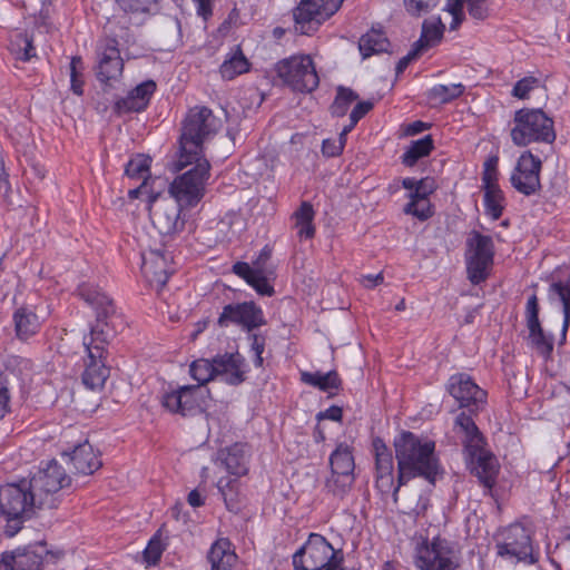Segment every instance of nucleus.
<instances>
[{
	"mask_svg": "<svg viewBox=\"0 0 570 570\" xmlns=\"http://www.w3.org/2000/svg\"><path fill=\"white\" fill-rule=\"evenodd\" d=\"M78 296L95 311V322L88 334L82 337L83 356L82 384L92 391L104 387L110 375L106 364L107 346L124 325L122 316L117 312L114 301L92 284L82 283L77 288Z\"/></svg>",
	"mask_w": 570,
	"mask_h": 570,
	"instance_id": "obj_1",
	"label": "nucleus"
},
{
	"mask_svg": "<svg viewBox=\"0 0 570 570\" xmlns=\"http://www.w3.org/2000/svg\"><path fill=\"white\" fill-rule=\"evenodd\" d=\"M393 445L397 461V483L392 495L396 503L402 485L417 476L434 485L442 469L435 455V443L431 440H422L411 431H402L394 439Z\"/></svg>",
	"mask_w": 570,
	"mask_h": 570,
	"instance_id": "obj_2",
	"label": "nucleus"
},
{
	"mask_svg": "<svg viewBox=\"0 0 570 570\" xmlns=\"http://www.w3.org/2000/svg\"><path fill=\"white\" fill-rule=\"evenodd\" d=\"M39 501L27 479L0 487V517L6 521L7 537H14L37 510L45 508Z\"/></svg>",
	"mask_w": 570,
	"mask_h": 570,
	"instance_id": "obj_3",
	"label": "nucleus"
},
{
	"mask_svg": "<svg viewBox=\"0 0 570 570\" xmlns=\"http://www.w3.org/2000/svg\"><path fill=\"white\" fill-rule=\"evenodd\" d=\"M220 119L205 106H195L187 112L179 139L180 157L178 169L191 164L194 157H202L203 142L209 136L218 131Z\"/></svg>",
	"mask_w": 570,
	"mask_h": 570,
	"instance_id": "obj_4",
	"label": "nucleus"
},
{
	"mask_svg": "<svg viewBox=\"0 0 570 570\" xmlns=\"http://www.w3.org/2000/svg\"><path fill=\"white\" fill-rule=\"evenodd\" d=\"M510 136L519 147L532 142L552 144L557 138L554 121L540 108H522L514 112Z\"/></svg>",
	"mask_w": 570,
	"mask_h": 570,
	"instance_id": "obj_5",
	"label": "nucleus"
},
{
	"mask_svg": "<svg viewBox=\"0 0 570 570\" xmlns=\"http://www.w3.org/2000/svg\"><path fill=\"white\" fill-rule=\"evenodd\" d=\"M121 32L115 29V22H109L105 28L106 35L101 37L96 45V66L95 75L99 82L107 85L111 80H117L124 71V60L120 56L119 41L117 38H125L128 32L127 27H120Z\"/></svg>",
	"mask_w": 570,
	"mask_h": 570,
	"instance_id": "obj_6",
	"label": "nucleus"
},
{
	"mask_svg": "<svg viewBox=\"0 0 570 570\" xmlns=\"http://www.w3.org/2000/svg\"><path fill=\"white\" fill-rule=\"evenodd\" d=\"M342 563V550L334 549L318 533H311L308 540L293 556L295 570H333Z\"/></svg>",
	"mask_w": 570,
	"mask_h": 570,
	"instance_id": "obj_7",
	"label": "nucleus"
},
{
	"mask_svg": "<svg viewBox=\"0 0 570 570\" xmlns=\"http://www.w3.org/2000/svg\"><path fill=\"white\" fill-rule=\"evenodd\" d=\"M283 85L296 92H313L320 83L315 65L307 55L292 56L275 65Z\"/></svg>",
	"mask_w": 570,
	"mask_h": 570,
	"instance_id": "obj_8",
	"label": "nucleus"
},
{
	"mask_svg": "<svg viewBox=\"0 0 570 570\" xmlns=\"http://www.w3.org/2000/svg\"><path fill=\"white\" fill-rule=\"evenodd\" d=\"M195 166L178 176L170 185L169 193L180 205L193 207L205 194V184L209 177L210 164L206 158L194 157Z\"/></svg>",
	"mask_w": 570,
	"mask_h": 570,
	"instance_id": "obj_9",
	"label": "nucleus"
},
{
	"mask_svg": "<svg viewBox=\"0 0 570 570\" xmlns=\"http://www.w3.org/2000/svg\"><path fill=\"white\" fill-rule=\"evenodd\" d=\"M495 548L499 557L515 563L534 564L539 561V551L534 550L530 530L521 523L507 527Z\"/></svg>",
	"mask_w": 570,
	"mask_h": 570,
	"instance_id": "obj_10",
	"label": "nucleus"
},
{
	"mask_svg": "<svg viewBox=\"0 0 570 570\" xmlns=\"http://www.w3.org/2000/svg\"><path fill=\"white\" fill-rule=\"evenodd\" d=\"M494 244L491 236L473 230L466 239V272L473 285L487 281L493 265Z\"/></svg>",
	"mask_w": 570,
	"mask_h": 570,
	"instance_id": "obj_11",
	"label": "nucleus"
},
{
	"mask_svg": "<svg viewBox=\"0 0 570 570\" xmlns=\"http://www.w3.org/2000/svg\"><path fill=\"white\" fill-rule=\"evenodd\" d=\"M27 480L39 497V502L49 509L58 507L59 499L57 494L60 490L69 487L71 482L70 476L56 460L49 461L45 468L39 469Z\"/></svg>",
	"mask_w": 570,
	"mask_h": 570,
	"instance_id": "obj_12",
	"label": "nucleus"
},
{
	"mask_svg": "<svg viewBox=\"0 0 570 570\" xmlns=\"http://www.w3.org/2000/svg\"><path fill=\"white\" fill-rule=\"evenodd\" d=\"M61 556V551L50 550L46 541H38L4 552L0 560V570H40L45 563H56Z\"/></svg>",
	"mask_w": 570,
	"mask_h": 570,
	"instance_id": "obj_13",
	"label": "nucleus"
},
{
	"mask_svg": "<svg viewBox=\"0 0 570 570\" xmlns=\"http://www.w3.org/2000/svg\"><path fill=\"white\" fill-rule=\"evenodd\" d=\"M445 390L466 414L479 415L487 405L488 393L466 373L451 375Z\"/></svg>",
	"mask_w": 570,
	"mask_h": 570,
	"instance_id": "obj_14",
	"label": "nucleus"
},
{
	"mask_svg": "<svg viewBox=\"0 0 570 570\" xmlns=\"http://www.w3.org/2000/svg\"><path fill=\"white\" fill-rule=\"evenodd\" d=\"M415 566L421 570H454V550L452 543L440 535L424 540L416 547Z\"/></svg>",
	"mask_w": 570,
	"mask_h": 570,
	"instance_id": "obj_15",
	"label": "nucleus"
},
{
	"mask_svg": "<svg viewBox=\"0 0 570 570\" xmlns=\"http://www.w3.org/2000/svg\"><path fill=\"white\" fill-rule=\"evenodd\" d=\"M342 2L343 0H301L293 13L295 30L302 35L314 32L341 8Z\"/></svg>",
	"mask_w": 570,
	"mask_h": 570,
	"instance_id": "obj_16",
	"label": "nucleus"
},
{
	"mask_svg": "<svg viewBox=\"0 0 570 570\" xmlns=\"http://www.w3.org/2000/svg\"><path fill=\"white\" fill-rule=\"evenodd\" d=\"M541 168L542 161L538 156L530 150L523 151L510 176L512 187L524 196L535 195L541 189Z\"/></svg>",
	"mask_w": 570,
	"mask_h": 570,
	"instance_id": "obj_17",
	"label": "nucleus"
},
{
	"mask_svg": "<svg viewBox=\"0 0 570 570\" xmlns=\"http://www.w3.org/2000/svg\"><path fill=\"white\" fill-rule=\"evenodd\" d=\"M217 324L220 327H227L230 324L240 326L244 331L250 333L266 324L264 312L255 302H243L227 304L218 317Z\"/></svg>",
	"mask_w": 570,
	"mask_h": 570,
	"instance_id": "obj_18",
	"label": "nucleus"
},
{
	"mask_svg": "<svg viewBox=\"0 0 570 570\" xmlns=\"http://www.w3.org/2000/svg\"><path fill=\"white\" fill-rule=\"evenodd\" d=\"M158 197L159 194L149 195V215L153 225L161 236L173 237L185 227V220L180 217L183 205L168 198L153 208Z\"/></svg>",
	"mask_w": 570,
	"mask_h": 570,
	"instance_id": "obj_19",
	"label": "nucleus"
},
{
	"mask_svg": "<svg viewBox=\"0 0 570 570\" xmlns=\"http://www.w3.org/2000/svg\"><path fill=\"white\" fill-rule=\"evenodd\" d=\"M199 385H184L161 395V406L173 414L194 416L203 411Z\"/></svg>",
	"mask_w": 570,
	"mask_h": 570,
	"instance_id": "obj_20",
	"label": "nucleus"
},
{
	"mask_svg": "<svg viewBox=\"0 0 570 570\" xmlns=\"http://www.w3.org/2000/svg\"><path fill=\"white\" fill-rule=\"evenodd\" d=\"M436 189L435 180L432 177H424L420 179L415 189L409 193L410 202L404 206L403 212L406 215H412L417 219L424 222L433 216L429 196Z\"/></svg>",
	"mask_w": 570,
	"mask_h": 570,
	"instance_id": "obj_21",
	"label": "nucleus"
},
{
	"mask_svg": "<svg viewBox=\"0 0 570 570\" xmlns=\"http://www.w3.org/2000/svg\"><path fill=\"white\" fill-rule=\"evenodd\" d=\"M372 446L375 458L376 488L382 493L394 491L396 485H394L392 452L381 438L373 439Z\"/></svg>",
	"mask_w": 570,
	"mask_h": 570,
	"instance_id": "obj_22",
	"label": "nucleus"
},
{
	"mask_svg": "<svg viewBox=\"0 0 570 570\" xmlns=\"http://www.w3.org/2000/svg\"><path fill=\"white\" fill-rule=\"evenodd\" d=\"M475 416L466 414V412H460L454 420V428H458L464 434L462 443L466 459L489 451L487 440L475 424Z\"/></svg>",
	"mask_w": 570,
	"mask_h": 570,
	"instance_id": "obj_23",
	"label": "nucleus"
},
{
	"mask_svg": "<svg viewBox=\"0 0 570 570\" xmlns=\"http://www.w3.org/2000/svg\"><path fill=\"white\" fill-rule=\"evenodd\" d=\"M215 377L223 375L225 382L238 385L245 381L244 357L239 353L218 354L210 360Z\"/></svg>",
	"mask_w": 570,
	"mask_h": 570,
	"instance_id": "obj_24",
	"label": "nucleus"
},
{
	"mask_svg": "<svg viewBox=\"0 0 570 570\" xmlns=\"http://www.w3.org/2000/svg\"><path fill=\"white\" fill-rule=\"evenodd\" d=\"M441 0H404L405 8L412 16H421L434 9ZM464 0H446L444 10L451 13L452 22L450 29L455 30L464 20Z\"/></svg>",
	"mask_w": 570,
	"mask_h": 570,
	"instance_id": "obj_25",
	"label": "nucleus"
},
{
	"mask_svg": "<svg viewBox=\"0 0 570 570\" xmlns=\"http://www.w3.org/2000/svg\"><path fill=\"white\" fill-rule=\"evenodd\" d=\"M62 456L67 458V462L72 465L75 472L80 474H92L102 465L99 455L88 441L76 445L70 452H63Z\"/></svg>",
	"mask_w": 570,
	"mask_h": 570,
	"instance_id": "obj_26",
	"label": "nucleus"
},
{
	"mask_svg": "<svg viewBox=\"0 0 570 570\" xmlns=\"http://www.w3.org/2000/svg\"><path fill=\"white\" fill-rule=\"evenodd\" d=\"M471 466V472L479 479L480 483L485 489V494L491 493L497 483L499 473V464L497 458L490 452L481 453L473 458L468 459Z\"/></svg>",
	"mask_w": 570,
	"mask_h": 570,
	"instance_id": "obj_27",
	"label": "nucleus"
},
{
	"mask_svg": "<svg viewBox=\"0 0 570 570\" xmlns=\"http://www.w3.org/2000/svg\"><path fill=\"white\" fill-rule=\"evenodd\" d=\"M232 272L250 285L257 294L268 297L274 295L275 289L262 268L252 267L246 262H237L233 265Z\"/></svg>",
	"mask_w": 570,
	"mask_h": 570,
	"instance_id": "obj_28",
	"label": "nucleus"
},
{
	"mask_svg": "<svg viewBox=\"0 0 570 570\" xmlns=\"http://www.w3.org/2000/svg\"><path fill=\"white\" fill-rule=\"evenodd\" d=\"M217 462H219L230 475L237 478L245 475L248 471L245 445L235 443L219 450L217 453Z\"/></svg>",
	"mask_w": 570,
	"mask_h": 570,
	"instance_id": "obj_29",
	"label": "nucleus"
},
{
	"mask_svg": "<svg viewBox=\"0 0 570 570\" xmlns=\"http://www.w3.org/2000/svg\"><path fill=\"white\" fill-rule=\"evenodd\" d=\"M16 335L21 341H27L36 335L41 326L40 320L29 306H20L13 313Z\"/></svg>",
	"mask_w": 570,
	"mask_h": 570,
	"instance_id": "obj_30",
	"label": "nucleus"
},
{
	"mask_svg": "<svg viewBox=\"0 0 570 570\" xmlns=\"http://www.w3.org/2000/svg\"><path fill=\"white\" fill-rule=\"evenodd\" d=\"M549 299L562 305L563 323L561 328L562 342L567 338L570 326V279L553 282L549 286Z\"/></svg>",
	"mask_w": 570,
	"mask_h": 570,
	"instance_id": "obj_31",
	"label": "nucleus"
},
{
	"mask_svg": "<svg viewBox=\"0 0 570 570\" xmlns=\"http://www.w3.org/2000/svg\"><path fill=\"white\" fill-rule=\"evenodd\" d=\"M445 26L441 18L425 19L422 23V31L420 38L414 42V46L422 52L439 45L443 38Z\"/></svg>",
	"mask_w": 570,
	"mask_h": 570,
	"instance_id": "obj_32",
	"label": "nucleus"
},
{
	"mask_svg": "<svg viewBox=\"0 0 570 570\" xmlns=\"http://www.w3.org/2000/svg\"><path fill=\"white\" fill-rule=\"evenodd\" d=\"M239 485L237 476H222L216 483L226 509L233 513H238L242 509Z\"/></svg>",
	"mask_w": 570,
	"mask_h": 570,
	"instance_id": "obj_33",
	"label": "nucleus"
},
{
	"mask_svg": "<svg viewBox=\"0 0 570 570\" xmlns=\"http://www.w3.org/2000/svg\"><path fill=\"white\" fill-rule=\"evenodd\" d=\"M315 212L311 203L302 202L299 207L294 212V227L301 240L312 239L315 236V226L313 224Z\"/></svg>",
	"mask_w": 570,
	"mask_h": 570,
	"instance_id": "obj_34",
	"label": "nucleus"
},
{
	"mask_svg": "<svg viewBox=\"0 0 570 570\" xmlns=\"http://www.w3.org/2000/svg\"><path fill=\"white\" fill-rule=\"evenodd\" d=\"M301 381L313 387H317L323 392L338 391L342 389V380L336 371L327 373L317 372H301Z\"/></svg>",
	"mask_w": 570,
	"mask_h": 570,
	"instance_id": "obj_35",
	"label": "nucleus"
},
{
	"mask_svg": "<svg viewBox=\"0 0 570 570\" xmlns=\"http://www.w3.org/2000/svg\"><path fill=\"white\" fill-rule=\"evenodd\" d=\"M228 541L215 542L208 553L212 570H233L237 562V554L229 550Z\"/></svg>",
	"mask_w": 570,
	"mask_h": 570,
	"instance_id": "obj_36",
	"label": "nucleus"
},
{
	"mask_svg": "<svg viewBox=\"0 0 570 570\" xmlns=\"http://www.w3.org/2000/svg\"><path fill=\"white\" fill-rule=\"evenodd\" d=\"M390 41L381 30L372 29L360 38L358 49L363 58L386 52Z\"/></svg>",
	"mask_w": 570,
	"mask_h": 570,
	"instance_id": "obj_37",
	"label": "nucleus"
},
{
	"mask_svg": "<svg viewBox=\"0 0 570 570\" xmlns=\"http://www.w3.org/2000/svg\"><path fill=\"white\" fill-rule=\"evenodd\" d=\"M433 149L434 141L431 135L413 140L401 156L402 164L406 167H413L420 159L428 157Z\"/></svg>",
	"mask_w": 570,
	"mask_h": 570,
	"instance_id": "obj_38",
	"label": "nucleus"
},
{
	"mask_svg": "<svg viewBox=\"0 0 570 570\" xmlns=\"http://www.w3.org/2000/svg\"><path fill=\"white\" fill-rule=\"evenodd\" d=\"M529 330V341L535 352L544 360L551 357L554 346L553 335L543 331L541 323L527 326Z\"/></svg>",
	"mask_w": 570,
	"mask_h": 570,
	"instance_id": "obj_39",
	"label": "nucleus"
},
{
	"mask_svg": "<svg viewBox=\"0 0 570 570\" xmlns=\"http://www.w3.org/2000/svg\"><path fill=\"white\" fill-rule=\"evenodd\" d=\"M331 472H344L354 474L355 462L352 448L342 442L330 455Z\"/></svg>",
	"mask_w": 570,
	"mask_h": 570,
	"instance_id": "obj_40",
	"label": "nucleus"
},
{
	"mask_svg": "<svg viewBox=\"0 0 570 570\" xmlns=\"http://www.w3.org/2000/svg\"><path fill=\"white\" fill-rule=\"evenodd\" d=\"M249 67V61L244 56L240 48L237 47L236 51L220 65L219 72L224 79L232 80L247 72Z\"/></svg>",
	"mask_w": 570,
	"mask_h": 570,
	"instance_id": "obj_41",
	"label": "nucleus"
},
{
	"mask_svg": "<svg viewBox=\"0 0 570 570\" xmlns=\"http://www.w3.org/2000/svg\"><path fill=\"white\" fill-rule=\"evenodd\" d=\"M484 212L492 220H498L504 210L505 197L500 186H492L490 189H483Z\"/></svg>",
	"mask_w": 570,
	"mask_h": 570,
	"instance_id": "obj_42",
	"label": "nucleus"
},
{
	"mask_svg": "<svg viewBox=\"0 0 570 570\" xmlns=\"http://www.w3.org/2000/svg\"><path fill=\"white\" fill-rule=\"evenodd\" d=\"M354 474L344 472H331V476L325 482V489L334 497L343 499L352 489Z\"/></svg>",
	"mask_w": 570,
	"mask_h": 570,
	"instance_id": "obj_43",
	"label": "nucleus"
},
{
	"mask_svg": "<svg viewBox=\"0 0 570 570\" xmlns=\"http://www.w3.org/2000/svg\"><path fill=\"white\" fill-rule=\"evenodd\" d=\"M465 87L462 83L435 85L429 90L428 98L438 104H449L463 95Z\"/></svg>",
	"mask_w": 570,
	"mask_h": 570,
	"instance_id": "obj_44",
	"label": "nucleus"
},
{
	"mask_svg": "<svg viewBox=\"0 0 570 570\" xmlns=\"http://www.w3.org/2000/svg\"><path fill=\"white\" fill-rule=\"evenodd\" d=\"M119 7L131 16H150L159 10L160 0H116Z\"/></svg>",
	"mask_w": 570,
	"mask_h": 570,
	"instance_id": "obj_45",
	"label": "nucleus"
},
{
	"mask_svg": "<svg viewBox=\"0 0 570 570\" xmlns=\"http://www.w3.org/2000/svg\"><path fill=\"white\" fill-rule=\"evenodd\" d=\"M358 99V95L351 88L338 86L335 99L331 106V114L334 117L346 115L350 106Z\"/></svg>",
	"mask_w": 570,
	"mask_h": 570,
	"instance_id": "obj_46",
	"label": "nucleus"
},
{
	"mask_svg": "<svg viewBox=\"0 0 570 570\" xmlns=\"http://www.w3.org/2000/svg\"><path fill=\"white\" fill-rule=\"evenodd\" d=\"M151 158L141 154L130 158L126 164L125 174L132 179H146L148 181L150 175Z\"/></svg>",
	"mask_w": 570,
	"mask_h": 570,
	"instance_id": "obj_47",
	"label": "nucleus"
},
{
	"mask_svg": "<svg viewBox=\"0 0 570 570\" xmlns=\"http://www.w3.org/2000/svg\"><path fill=\"white\" fill-rule=\"evenodd\" d=\"M190 376L198 382L199 387L215 379L213 362L208 358H198L189 366Z\"/></svg>",
	"mask_w": 570,
	"mask_h": 570,
	"instance_id": "obj_48",
	"label": "nucleus"
},
{
	"mask_svg": "<svg viewBox=\"0 0 570 570\" xmlns=\"http://www.w3.org/2000/svg\"><path fill=\"white\" fill-rule=\"evenodd\" d=\"M12 372L4 371L0 373V422L10 412V387Z\"/></svg>",
	"mask_w": 570,
	"mask_h": 570,
	"instance_id": "obj_49",
	"label": "nucleus"
},
{
	"mask_svg": "<svg viewBox=\"0 0 570 570\" xmlns=\"http://www.w3.org/2000/svg\"><path fill=\"white\" fill-rule=\"evenodd\" d=\"M145 102L137 99L130 91L124 98H119L114 104V112L117 116L129 112H141L146 109Z\"/></svg>",
	"mask_w": 570,
	"mask_h": 570,
	"instance_id": "obj_50",
	"label": "nucleus"
},
{
	"mask_svg": "<svg viewBox=\"0 0 570 570\" xmlns=\"http://www.w3.org/2000/svg\"><path fill=\"white\" fill-rule=\"evenodd\" d=\"M165 550V544L161 542L159 531L156 532L149 540L144 550V559L149 566H156Z\"/></svg>",
	"mask_w": 570,
	"mask_h": 570,
	"instance_id": "obj_51",
	"label": "nucleus"
},
{
	"mask_svg": "<svg viewBox=\"0 0 570 570\" xmlns=\"http://www.w3.org/2000/svg\"><path fill=\"white\" fill-rule=\"evenodd\" d=\"M83 69L82 59L79 56H75L71 58L70 61V82H71V90L73 94L81 96L83 90V81L80 79L81 71Z\"/></svg>",
	"mask_w": 570,
	"mask_h": 570,
	"instance_id": "obj_52",
	"label": "nucleus"
},
{
	"mask_svg": "<svg viewBox=\"0 0 570 570\" xmlns=\"http://www.w3.org/2000/svg\"><path fill=\"white\" fill-rule=\"evenodd\" d=\"M156 90V82L154 80H146L136 86L130 92L140 101L145 102L147 107L151 96Z\"/></svg>",
	"mask_w": 570,
	"mask_h": 570,
	"instance_id": "obj_53",
	"label": "nucleus"
},
{
	"mask_svg": "<svg viewBox=\"0 0 570 570\" xmlns=\"http://www.w3.org/2000/svg\"><path fill=\"white\" fill-rule=\"evenodd\" d=\"M468 12L475 20H484L489 16L487 0H466Z\"/></svg>",
	"mask_w": 570,
	"mask_h": 570,
	"instance_id": "obj_54",
	"label": "nucleus"
},
{
	"mask_svg": "<svg viewBox=\"0 0 570 570\" xmlns=\"http://www.w3.org/2000/svg\"><path fill=\"white\" fill-rule=\"evenodd\" d=\"M539 302L535 294H532L527 302L525 306V320H527V326L529 325H535L540 323L539 320Z\"/></svg>",
	"mask_w": 570,
	"mask_h": 570,
	"instance_id": "obj_55",
	"label": "nucleus"
},
{
	"mask_svg": "<svg viewBox=\"0 0 570 570\" xmlns=\"http://www.w3.org/2000/svg\"><path fill=\"white\" fill-rule=\"evenodd\" d=\"M538 82V79L534 77H525L517 81L513 87L512 94L514 97L520 99H524L528 97V94L533 89L534 85Z\"/></svg>",
	"mask_w": 570,
	"mask_h": 570,
	"instance_id": "obj_56",
	"label": "nucleus"
},
{
	"mask_svg": "<svg viewBox=\"0 0 570 570\" xmlns=\"http://www.w3.org/2000/svg\"><path fill=\"white\" fill-rule=\"evenodd\" d=\"M373 107L374 104L370 100L357 102L350 114V120L357 124Z\"/></svg>",
	"mask_w": 570,
	"mask_h": 570,
	"instance_id": "obj_57",
	"label": "nucleus"
},
{
	"mask_svg": "<svg viewBox=\"0 0 570 570\" xmlns=\"http://www.w3.org/2000/svg\"><path fill=\"white\" fill-rule=\"evenodd\" d=\"M322 153L326 157H337L343 153V144L335 139H324L322 142Z\"/></svg>",
	"mask_w": 570,
	"mask_h": 570,
	"instance_id": "obj_58",
	"label": "nucleus"
},
{
	"mask_svg": "<svg viewBox=\"0 0 570 570\" xmlns=\"http://www.w3.org/2000/svg\"><path fill=\"white\" fill-rule=\"evenodd\" d=\"M196 3V12L204 21H208L213 16L214 0H193Z\"/></svg>",
	"mask_w": 570,
	"mask_h": 570,
	"instance_id": "obj_59",
	"label": "nucleus"
},
{
	"mask_svg": "<svg viewBox=\"0 0 570 570\" xmlns=\"http://www.w3.org/2000/svg\"><path fill=\"white\" fill-rule=\"evenodd\" d=\"M421 53H422V51L413 45L411 51L406 56L401 58L399 60V62L396 63V67H395L396 75L399 76V75L403 73L404 70L410 65V62L412 60L416 59Z\"/></svg>",
	"mask_w": 570,
	"mask_h": 570,
	"instance_id": "obj_60",
	"label": "nucleus"
},
{
	"mask_svg": "<svg viewBox=\"0 0 570 570\" xmlns=\"http://www.w3.org/2000/svg\"><path fill=\"white\" fill-rule=\"evenodd\" d=\"M317 419L318 420L327 419L331 421L341 422L343 419V410H342V407H340L337 405H332L324 412H320L317 414Z\"/></svg>",
	"mask_w": 570,
	"mask_h": 570,
	"instance_id": "obj_61",
	"label": "nucleus"
},
{
	"mask_svg": "<svg viewBox=\"0 0 570 570\" xmlns=\"http://www.w3.org/2000/svg\"><path fill=\"white\" fill-rule=\"evenodd\" d=\"M430 507V499L425 494H421L417 499L415 507L412 509L414 517H424Z\"/></svg>",
	"mask_w": 570,
	"mask_h": 570,
	"instance_id": "obj_62",
	"label": "nucleus"
},
{
	"mask_svg": "<svg viewBox=\"0 0 570 570\" xmlns=\"http://www.w3.org/2000/svg\"><path fill=\"white\" fill-rule=\"evenodd\" d=\"M498 169L488 170L482 173V189H490V187L499 186L498 184Z\"/></svg>",
	"mask_w": 570,
	"mask_h": 570,
	"instance_id": "obj_63",
	"label": "nucleus"
},
{
	"mask_svg": "<svg viewBox=\"0 0 570 570\" xmlns=\"http://www.w3.org/2000/svg\"><path fill=\"white\" fill-rule=\"evenodd\" d=\"M24 47L22 52L19 53V58L23 61H29L32 57L36 56V48L33 47L32 39L24 36L23 37Z\"/></svg>",
	"mask_w": 570,
	"mask_h": 570,
	"instance_id": "obj_64",
	"label": "nucleus"
}]
</instances>
